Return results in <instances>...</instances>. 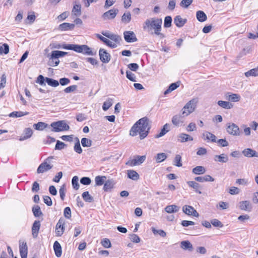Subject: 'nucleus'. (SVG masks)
<instances>
[{
  "label": "nucleus",
  "instance_id": "f257e3e1",
  "mask_svg": "<svg viewBox=\"0 0 258 258\" xmlns=\"http://www.w3.org/2000/svg\"><path fill=\"white\" fill-rule=\"evenodd\" d=\"M149 119L144 117L140 119L133 126L130 131V135L135 136L139 133L140 139L142 140L145 138L149 133L150 127L149 126Z\"/></svg>",
  "mask_w": 258,
  "mask_h": 258
},
{
  "label": "nucleus",
  "instance_id": "f03ea898",
  "mask_svg": "<svg viewBox=\"0 0 258 258\" xmlns=\"http://www.w3.org/2000/svg\"><path fill=\"white\" fill-rule=\"evenodd\" d=\"M162 24L161 19L154 17L147 19L145 21L143 27L144 30H147L149 32L154 30V33L155 35L159 36L160 38H163L165 37V35L161 33Z\"/></svg>",
  "mask_w": 258,
  "mask_h": 258
},
{
  "label": "nucleus",
  "instance_id": "7ed1b4c3",
  "mask_svg": "<svg viewBox=\"0 0 258 258\" xmlns=\"http://www.w3.org/2000/svg\"><path fill=\"white\" fill-rule=\"evenodd\" d=\"M198 102V99L195 98L189 100L183 107L181 112L183 116H187L191 113L193 112L196 107Z\"/></svg>",
  "mask_w": 258,
  "mask_h": 258
},
{
  "label": "nucleus",
  "instance_id": "20e7f679",
  "mask_svg": "<svg viewBox=\"0 0 258 258\" xmlns=\"http://www.w3.org/2000/svg\"><path fill=\"white\" fill-rule=\"evenodd\" d=\"M36 82L37 83H38L42 86L45 85V83H46L48 85L53 87H56L59 85V82L58 81L48 77L45 78L41 75L38 76Z\"/></svg>",
  "mask_w": 258,
  "mask_h": 258
},
{
  "label": "nucleus",
  "instance_id": "39448f33",
  "mask_svg": "<svg viewBox=\"0 0 258 258\" xmlns=\"http://www.w3.org/2000/svg\"><path fill=\"white\" fill-rule=\"evenodd\" d=\"M50 126L52 127L51 131L54 132L66 131L70 129L69 125L66 123L64 120L53 122L51 123Z\"/></svg>",
  "mask_w": 258,
  "mask_h": 258
},
{
  "label": "nucleus",
  "instance_id": "423d86ee",
  "mask_svg": "<svg viewBox=\"0 0 258 258\" xmlns=\"http://www.w3.org/2000/svg\"><path fill=\"white\" fill-rule=\"evenodd\" d=\"M53 156H50L46 159L38 167L37 172L38 174L43 173L50 170L53 166L50 165V159H53Z\"/></svg>",
  "mask_w": 258,
  "mask_h": 258
},
{
  "label": "nucleus",
  "instance_id": "0eeeda50",
  "mask_svg": "<svg viewBox=\"0 0 258 258\" xmlns=\"http://www.w3.org/2000/svg\"><path fill=\"white\" fill-rule=\"evenodd\" d=\"M226 131L228 134L232 136H239L240 130L238 125L234 123L226 124Z\"/></svg>",
  "mask_w": 258,
  "mask_h": 258
},
{
  "label": "nucleus",
  "instance_id": "6e6552de",
  "mask_svg": "<svg viewBox=\"0 0 258 258\" xmlns=\"http://www.w3.org/2000/svg\"><path fill=\"white\" fill-rule=\"evenodd\" d=\"M77 52L82 53L85 55H94L96 54V52H94L91 48L85 44L78 45Z\"/></svg>",
  "mask_w": 258,
  "mask_h": 258
},
{
  "label": "nucleus",
  "instance_id": "1a4fd4ad",
  "mask_svg": "<svg viewBox=\"0 0 258 258\" xmlns=\"http://www.w3.org/2000/svg\"><path fill=\"white\" fill-rule=\"evenodd\" d=\"M182 211L184 213L188 216H192L196 217H199V214L198 212L191 206L184 205L182 207Z\"/></svg>",
  "mask_w": 258,
  "mask_h": 258
},
{
  "label": "nucleus",
  "instance_id": "9d476101",
  "mask_svg": "<svg viewBox=\"0 0 258 258\" xmlns=\"http://www.w3.org/2000/svg\"><path fill=\"white\" fill-rule=\"evenodd\" d=\"M123 36L125 41L128 43L136 42L138 39L133 31H125L123 32Z\"/></svg>",
  "mask_w": 258,
  "mask_h": 258
},
{
  "label": "nucleus",
  "instance_id": "9b49d317",
  "mask_svg": "<svg viewBox=\"0 0 258 258\" xmlns=\"http://www.w3.org/2000/svg\"><path fill=\"white\" fill-rule=\"evenodd\" d=\"M99 55L100 59L103 63H108L110 60V54L104 49L100 48L99 49Z\"/></svg>",
  "mask_w": 258,
  "mask_h": 258
},
{
  "label": "nucleus",
  "instance_id": "f8f14e48",
  "mask_svg": "<svg viewBox=\"0 0 258 258\" xmlns=\"http://www.w3.org/2000/svg\"><path fill=\"white\" fill-rule=\"evenodd\" d=\"M118 12V10L117 9H113L110 10L102 15V18L104 20L113 19H114Z\"/></svg>",
  "mask_w": 258,
  "mask_h": 258
},
{
  "label": "nucleus",
  "instance_id": "ddd939ff",
  "mask_svg": "<svg viewBox=\"0 0 258 258\" xmlns=\"http://www.w3.org/2000/svg\"><path fill=\"white\" fill-rule=\"evenodd\" d=\"M64 221L63 220L60 219L55 227V233L57 236H60L62 235L64 230Z\"/></svg>",
  "mask_w": 258,
  "mask_h": 258
},
{
  "label": "nucleus",
  "instance_id": "4468645a",
  "mask_svg": "<svg viewBox=\"0 0 258 258\" xmlns=\"http://www.w3.org/2000/svg\"><path fill=\"white\" fill-rule=\"evenodd\" d=\"M145 156H137L135 159L126 163V164H128L132 166H136L137 165H140L145 161Z\"/></svg>",
  "mask_w": 258,
  "mask_h": 258
},
{
  "label": "nucleus",
  "instance_id": "2eb2a0df",
  "mask_svg": "<svg viewBox=\"0 0 258 258\" xmlns=\"http://www.w3.org/2000/svg\"><path fill=\"white\" fill-rule=\"evenodd\" d=\"M184 117L181 113L179 114L175 115L172 118V122L176 126H180L184 122Z\"/></svg>",
  "mask_w": 258,
  "mask_h": 258
},
{
  "label": "nucleus",
  "instance_id": "dca6fc26",
  "mask_svg": "<svg viewBox=\"0 0 258 258\" xmlns=\"http://www.w3.org/2000/svg\"><path fill=\"white\" fill-rule=\"evenodd\" d=\"M41 224L39 221L36 220L33 224L32 227V234L34 238H36L40 228Z\"/></svg>",
  "mask_w": 258,
  "mask_h": 258
},
{
  "label": "nucleus",
  "instance_id": "f3484780",
  "mask_svg": "<svg viewBox=\"0 0 258 258\" xmlns=\"http://www.w3.org/2000/svg\"><path fill=\"white\" fill-rule=\"evenodd\" d=\"M75 27V25L74 24L63 23L59 25L58 30L61 31L72 30L74 29Z\"/></svg>",
  "mask_w": 258,
  "mask_h": 258
},
{
  "label": "nucleus",
  "instance_id": "a211bd4d",
  "mask_svg": "<svg viewBox=\"0 0 258 258\" xmlns=\"http://www.w3.org/2000/svg\"><path fill=\"white\" fill-rule=\"evenodd\" d=\"M19 249L21 256L27 255L28 254V246L27 243L25 241H22L21 240H19Z\"/></svg>",
  "mask_w": 258,
  "mask_h": 258
},
{
  "label": "nucleus",
  "instance_id": "6ab92c4d",
  "mask_svg": "<svg viewBox=\"0 0 258 258\" xmlns=\"http://www.w3.org/2000/svg\"><path fill=\"white\" fill-rule=\"evenodd\" d=\"M242 153L244 156L246 157H258V153L255 150L250 148L245 149L242 151Z\"/></svg>",
  "mask_w": 258,
  "mask_h": 258
},
{
  "label": "nucleus",
  "instance_id": "aec40b11",
  "mask_svg": "<svg viewBox=\"0 0 258 258\" xmlns=\"http://www.w3.org/2000/svg\"><path fill=\"white\" fill-rule=\"evenodd\" d=\"M239 208L240 209L246 211H250L252 208L250 203L248 201L240 202L239 203Z\"/></svg>",
  "mask_w": 258,
  "mask_h": 258
},
{
  "label": "nucleus",
  "instance_id": "412c9836",
  "mask_svg": "<svg viewBox=\"0 0 258 258\" xmlns=\"http://www.w3.org/2000/svg\"><path fill=\"white\" fill-rule=\"evenodd\" d=\"M115 184V182L113 179L106 180L103 189L105 191H109L114 187Z\"/></svg>",
  "mask_w": 258,
  "mask_h": 258
},
{
  "label": "nucleus",
  "instance_id": "4be33fe9",
  "mask_svg": "<svg viewBox=\"0 0 258 258\" xmlns=\"http://www.w3.org/2000/svg\"><path fill=\"white\" fill-rule=\"evenodd\" d=\"M96 37L99 39L101 41H102L103 42H104L106 45L110 47L111 48H114L117 47V45L115 43H113L112 42H111L110 40H109L108 39L103 37L102 35L97 34Z\"/></svg>",
  "mask_w": 258,
  "mask_h": 258
},
{
  "label": "nucleus",
  "instance_id": "5701e85b",
  "mask_svg": "<svg viewBox=\"0 0 258 258\" xmlns=\"http://www.w3.org/2000/svg\"><path fill=\"white\" fill-rule=\"evenodd\" d=\"M226 100L231 102H237L239 101L240 96L237 94H231L230 92H227L225 95Z\"/></svg>",
  "mask_w": 258,
  "mask_h": 258
},
{
  "label": "nucleus",
  "instance_id": "b1692460",
  "mask_svg": "<svg viewBox=\"0 0 258 258\" xmlns=\"http://www.w3.org/2000/svg\"><path fill=\"white\" fill-rule=\"evenodd\" d=\"M177 140L181 143H184L192 141L193 138L187 134L181 133L177 136Z\"/></svg>",
  "mask_w": 258,
  "mask_h": 258
},
{
  "label": "nucleus",
  "instance_id": "393cba45",
  "mask_svg": "<svg viewBox=\"0 0 258 258\" xmlns=\"http://www.w3.org/2000/svg\"><path fill=\"white\" fill-rule=\"evenodd\" d=\"M187 22L186 19H182L180 16H176L174 19V22L178 27H182Z\"/></svg>",
  "mask_w": 258,
  "mask_h": 258
},
{
  "label": "nucleus",
  "instance_id": "a878e982",
  "mask_svg": "<svg viewBox=\"0 0 258 258\" xmlns=\"http://www.w3.org/2000/svg\"><path fill=\"white\" fill-rule=\"evenodd\" d=\"M53 249L55 254L57 257L61 256L62 254L61 246L57 241H55L53 244Z\"/></svg>",
  "mask_w": 258,
  "mask_h": 258
},
{
  "label": "nucleus",
  "instance_id": "bb28decb",
  "mask_svg": "<svg viewBox=\"0 0 258 258\" xmlns=\"http://www.w3.org/2000/svg\"><path fill=\"white\" fill-rule=\"evenodd\" d=\"M179 209L180 207L175 205H168L164 209L165 211L169 214L176 213L178 212Z\"/></svg>",
  "mask_w": 258,
  "mask_h": 258
},
{
  "label": "nucleus",
  "instance_id": "cd10ccee",
  "mask_svg": "<svg viewBox=\"0 0 258 258\" xmlns=\"http://www.w3.org/2000/svg\"><path fill=\"white\" fill-rule=\"evenodd\" d=\"M180 247L184 250H188L189 251L193 250L192 245L188 240L182 241L180 243Z\"/></svg>",
  "mask_w": 258,
  "mask_h": 258
},
{
  "label": "nucleus",
  "instance_id": "c85d7f7f",
  "mask_svg": "<svg viewBox=\"0 0 258 258\" xmlns=\"http://www.w3.org/2000/svg\"><path fill=\"white\" fill-rule=\"evenodd\" d=\"M195 180L203 182L205 181H214V178L209 175H206L204 176H198L195 178Z\"/></svg>",
  "mask_w": 258,
  "mask_h": 258
},
{
  "label": "nucleus",
  "instance_id": "c756f323",
  "mask_svg": "<svg viewBox=\"0 0 258 258\" xmlns=\"http://www.w3.org/2000/svg\"><path fill=\"white\" fill-rule=\"evenodd\" d=\"M106 178L107 177L105 176H96L95 178V185L101 186L104 184Z\"/></svg>",
  "mask_w": 258,
  "mask_h": 258
},
{
  "label": "nucleus",
  "instance_id": "7c9ffc66",
  "mask_svg": "<svg viewBox=\"0 0 258 258\" xmlns=\"http://www.w3.org/2000/svg\"><path fill=\"white\" fill-rule=\"evenodd\" d=\"M187 183L190 187L193 188L196 192L199 194H202L201 191L199 189L201 186L198 183L195 181H189L187 182Z\"/></svg>",
  "mask_w": 258,
  "mask_h": 258
},
{
  "label": "nucleus",
  "instance_id": "2f4dec72",
  "mask_svg": "<svg viewBox=\"0 0 258 258\" xmlns=\"http://www.w3.org/2000/svg\"><path fill=\"white\" fill-rule=\"evenodd\" d=\"M169 127L170 125L169 124H165L163 125V128L161 129V131L160 132V133L155 136V138H159L164 136L167 133H168L170 131Z\"/></svg>",
  "mask_w": 258,
  "mask_h": 258
},
{
  "label": "nucleus",
  "instance_id": "473e14b6",
  "mask_svg": "<svg viewBox=\"0 0 258 258\" xmlns=\"http://www.w3.org/2000/svg\"><path fill=\"white\" fill-rule=\"evenodd\" d=\"M214 160L221 163H226L228 161V158L225 154H222L220 155H215Z\"/></svg>",
  "mask_w": 258,
  "mask_h": 258
},
{
  "label": "nucleus",
  "instance_id": "72a5a7b5",
  "mask_svg": "<svg viewBox=\"0 0 258 258\" xmlns=\"http://www.w3.org/2000/svg\"><path fill=\"white\" fill-rule=\"evenodd\" d=\"M196 17L199 22H203L207 20V17L206 14L202 11H198L196 13Z\"/></svg>",
  "mask_w": 258,
  "mask_h": 258
},
{
  "label": "nucleus",
  "instance_id": "f704fd0d",
  "mask_svg": "<svg viewBox=\"0 0 258 258\" xmlns=\"http://www.w3.org/2000/svg\"><path fill=\"white\" fill-rule=\"evenodd\" d=\"M203 137H205L204 139L210 140L212 142H216V137L213 134L206 132L203 134Z\"/></svg>",
  "mask_w": 258,
  "mask_h": 258
},
{
  "label": "nucleus",
  "instance_id": "c9c22d12",
  "mask_svg": "<svg viewBox=\"0 0 258 258\" xmlns=\"http://www.w3.org/2000/svg\"><path fill=\"white\" fill-rule=\"evenodd\" d=\"M127 177L134 180H137L139 178V174L135 170L127 171Z\"/></svg>",
  "mask_w": 258,
  "mask_h": 258
},
{
  "label": "nucleus",
  "instance_id": "e433bc0d",
  "mask_svg": "<svg viewBox=\"0 0 258 258\" xmlns=\"http://www.w3.org/2000/svg\"><path fill=\"white\" fill-rule=\"evenodd\" d=\"M218 105L225 109H230L233 107V105L232 103L225 101H218L217 102Z\"/></svg>",
  "mask_w": 258,
  "mask_h": 258
},
{
  "label": "nucleus",
  "instance_id": "4c0bfd02",
  "mask_svg": "<svg viewBox=\"0 0 258 258\" xmlns=\"http://www.w3.org/2000/svg\"><path fill=\"white\" fill-rule=\"evenodd\" d=\"M47 126V124L42 121H39L33 124V127L36 130L42 131Z\"/></svg>",
  "mask_w": 258,
  "mask_h": 258
},
{
  "label": "nucleus",
  "instance_id": "58836bf2",
  "mask_svg": "<svg viewBox=\"0 0 258 258\" xmlns=\"http://www.w3.org/2000/svg\"><path fill=\"white\" fill-rule=\"evenodd\" d=\"M32 212L35 217H38L43 215V213L41 211L40 207L38 205H35L32 208Z\"/></svg>",
  "mask_w": 258,
  "mask_h": 258
},
{
  "label": "nucleus",
  "instance_id": "ea45409f",
  "mask_svg": "<svg viewBox=\"0 0 258 258\" xmlns=\"http://www.w3.org/2000/svg\"><path fill=\"white\" fill-rule=\"evenodd\" d=\"M192 171L195 174L200 175L205 173L206 170L203 166H198L194 168Z\"/></svg>",
  "mask_w": 258,
  "mask_h": 258
},
{
  "label": "nucleus",
  "instance_id": "a19ab883",
  "mask_svg": "<svg viewBox=\"0 0 258 258\" xmlns=\"http://www.w3.org/2000/svg\"><path fill=\"white\" fill-rule=\"evenodd\" d=\"M244 75L246 77L249 76L257 77L258 76V67L257 68L250 70L249 71L245 72Z\"/></svg>",
  "mask_w": 258,
  "mask_h": 258
},
{
  "label": "nucleus",
  "instance_id": "79ce46f5",
  "mask_svg": "<svg viewBox=\"0 0 258 258\" xmlns=\"http://www.w3.org/2000/svg\"><path fill=\"white\" fill-rule=\"evenodd\" d=\"M82 198L86 202L92 203L94 201V199L92 196H91L88 191H84L82 194Z\"/></svg>",
  "mask_w": 258,
  "mask_h": 258
},
{
  "label": "nucleus",
  "instance_id": "37998d69",
  "mask_svg": "<svg viewBox=\"0 0 258 258\" xmlns=\"http://www.w3.org/2000/svg\"><path fill=\"white\" fill-rule=\"evenodd\" d=\"M24 133L25 136L20 139L21 141L30 138L33 134V131L31 128L28 127L25 129Z\"/></svg>",
  "mask_w": 258,
  "mask_h": 258
},
{
  "label": "nucleus",
  "instance_id": "c03bdc74",
  "mask_svg": "<svg viewBox=\"0 0 258 258\" xmlns=\"http://www.w3.org/2000/svg\"><path fill=\"white\" fill-rule=\"evenodd\" d=\"M72 13L76 16H79L81 14V6L80 4L74 6Z\"/></svg>",
  "mask_w": 258,
  "mask_h": 258
},
{
  "label": "nucleus",
  "instance_id": "a18cd8bd",
  "mask_svg": "<svg viewBox=\"0 0 258 258\" xmlns=\"http://www.w3.org/2000/svg\"><path fill=\"white\" fill-rule=\"evenodd\" d=\"M28 113V112L14 111L9 114V116L11 117H19L27 115Z\"/></svg>",
  "mask_w": 258,
  "mask_h": 258
},
{
  "label": "nucleus",
  "instance_id": "49530a36",
  "mask_svg": "<svg viewBox=\"0 0 258 258\" xmlns=\"http://www.w3.org/2000/svg\"><path fill=\"white\" fill-rule=\"evenodd\" d=\"M166 158L167 155L164 153H158L155 157L156 161L157 163H160L164 161Z\"/></svg>",
  "mask_w": 258,
  "mask_h": 258
},
{
  "label": "nucleus",
  "instance_id": "de8ad7c7",
  "mask_svg": "<svg viewBox=\"0 0 258 258\" xmlns=\"http://www.w3.org/2000/svg\"><path fill=\"white\" fill-rule=\"evenodd\" d=\"M78 44H63L62 45V48L68 50H72L76 52H77Z\"/></svg>",
  "mask_w": 258,
  "mask_h": 258
},
{
  "label": "nucleus",
  "instance_id": "09e8293b",
  "mask_svg": "<svg viewBox=\"0 0 258 258\" xmlns=\"http://www.w3.org/2000/svg\"><path fill=\"white\" fill-rule=\"evenodd\" d=\"M112 105V99L111 98H108L103 104L102 109L104 111L107 110Z\"/></svg>",
  "mask_w": 258,
  "mask_h": 258
},
{
  "label": "nucleus",
  "instance_id": "8fccbe9b",
  "mask_svg": "<svg viewBox=\"0 0 258 258\" xmlns=\"http://www.w3.org/2000/svg\"><path fill=\"white\" fill-rule=\"evenodd\" d=\"M72 184L74 189L76 190L79 189L80 184L79 183V178L77 176H75L72 179Z\"/></svg>",
  "mask_w": 258,
  "mask_h": 258
},
{
  "label": "nucleus",
  "instance_id": "3c124183",
  "mask_svg": "<svg viewBox=\"0 0 258 258\" xmlns=\"http://www.w3.org/2000/svg\"><path fill=\"white\" fill-rule=\"evenodd\" d=\"M131 20V15L130 12L124 13L121 17V21L125 23H128Z\"/></svg>",
  "mask_w": 258,
  "mask_h": 258
},
{
  "label": "nucleus",
  "instance_id": "603ef678",
  "mask_svg": "<svg viewBox=\"0 0 258 258\" xmlns=\"http://www.w3.org/2000/svg\"><path fill=\"white\" fill-rule=\"evenodd\" d=\"M81 144L83 147H89L92 145V141L86 138H83L81 140Z\"/></svg>",
  "mask_w": 258,
  "mask_h": 258
},
{
  "label": "nucleus",
  "instance_id": "864d4df0",
  "mask_svg": "<svg viewBox=\"0 0 258 258\" xmlns=\"http://www.w3.org/2000/svg\"><path fill=\"white\" fill-rule=\"evenodd\" d=\"M77 142L74 146V150L78 154H81L82 153V149L81 147L79 140L78 138H76Z\"/></svg>",
  "mask_w": 258,
  "mask_h": 258
},
{
  "label": "nucleus",
  "instance_id": "5fc2aeb1",
  "mask_svg": "<svg viewBox=\"0 0 258 258\" xmlns=\"http://www.w3.org/2000/svg\"><path fill=\"white\" fill-rule=\"evenodd\" d=\"M172 21V20L171 16H168L165 17L164 22V27L165 28H169L171 27Z\"/></svg>",
  "mask_w": 258,
  "mask_h": 258
},
{
  "label": "nucleus",
  "instance_id": "6e6d98bb",
  "mask_svg": "<svg viewBox=\"0 0 258 258\" xmlns=\"http://www.w3.org/2000/svg\"><path fill=\"white\" fill-rule=\"evenodd\" d=\"M109 39L117 43H119L122 40L121 37L120 36L113 33L110 35Z\"/></svg>",
  "mask_w": 258,
  "mask_h": 258
},
{
  "label": "nucleus",
  "instance_id": "4d7b16f0",
  "mask_svg": "<svg viewBox=\"0 0 258 258\" xmlns=\"http://www.w3.org/2000/svg\"><path fill=\"white\" fill-rule=\"evenodd\" d=\"M152 231L154 234H158L162 237H165L166 236V232L162 229L157 230L155 228L152 227Z\"/></svg>",
  "mask_w": 258,
  "mask_h": 258
},
{
  "label": "nucleus",
  "instance_id": "13d9d810",
  "mask_svg": "<svg viewBox=\"0 0 258 258\" xmlns=\"http://www.w3.org/2000/svg\"><path fill=\"white\" fill-rule=\"evenodd\" d=\"M193 0H182L180 3V6L183 8H187L192 3Z\"/></svg>",
  "mask_w": 258,
  "mask_h": 258
},
{
  "label": "nucleus",
  "instance_id": "bf43d9fd",
  "mask_svg": "<svg viewBox=\"0 0 258 258\" xmlns=\"http://www.w3.org/2000/svg\"><path fill=\"white\" fill-rule=\"evenodd\" d=\"M181 157L179 155H176L174 159V165L177 167L182 166Z\"/></svg>",
  "mask_w": 258,
  "mask_h": 258
},
{
  "label": "nucleus",
  "instance_id": "052dcab7",
  "mask_svg": "<svg viewBox=\"0 0 258 258\" xmlns=\"http://www.w3.org/2000/svg\"><path fill=\"white\" fill-rule=\"evenodd\" d=\"M47 56L49 58V59H57L59 58L58 54V50L52 51L51 53V54H48Z\"/></svg>",
  "mask_w": 258,
  "mask_h": 258
},
{
  "label": "nucleus",
  "instance_id": "680f3d73",
  "mask_svg": "<svg viewBox=\"0 0 258 258\" xmlns=\"http://www.w3.org/2000/svg\"><path fill=\"white\" fill-rule=\"evenodd\" d=\"M80 182L83 185H88L91 183V179L89 177H83L81 178Z\"/></svg>",
  "mask_w": 258,
  "mask_h": 258
},
{
  "label": "nucleus",
  "instance_id": "e2e57ef3",
  "mask_svg": "<svg viewBox=\"0 0 258 258\" xmlns=\"http://www.w3.org/2000/svg\"><path fill=\"white\" fill-rule=\"evenodd\" d=\"M66 146V144L63 142H60V141H57L55 146V150H60L64 148Z\"/></svg>",
  "mask_w": 258,
  "mask_h": 258
},
{
  "label": "nucleus",
  "instance_id": "0e129e2a",
  "mask_svg": "<svg viewBox=\"0 0 258 258\" xmlns=\"http://www.w3.org/2000/svg\"><path fill=\"white\" fill-rule=\"evenodd\" d=\"M101 244L105 248H109L111 246L110 240L107 238H103L101 241Z\"/></svg>",
  "mask_w": 258,
  "mask_h": 258
},
{
  "label": "nucleus",
  "instance_id": "69168bd1",
  "mask_svg": "<svg viewBox=\"0 0 258 258\" xmlns=\"http://www.w3.org/2000/svg\"><path fill=\"white\" fill-rule=\"evenodd\" d=\"M211 223L214 226V227H222L223 226V224L221 221L219 220L214 219L211 221Z\"/></svg>",
  "mask_w": 258,
  "mask_h": 258
},
{
  "label": "nucleus",
  "instance_id": "338daca9",
  "mask_svg": "<svg viewBox=\"0 0 258 258\" xmlns=\"http://www.w3.org/2000/svg\"><path fill=\"white\" fill-rule=\"evenodd\" d=\"M63 215H64V216L67 219L71 218V210L70 207H66L64 208V212H63Z\"/></svg>",
  "mask_w": 258,
  "mask_h": 258
},
{
  "label": "nucleus",
  "instance_id": "774afa93",
  "mask_svg": "<svg viewBox=\"0 0 258 258\" xmlns=\"http://www.w3.org/2000/svg\"><path fill=\"white\" fill-rule=\"evenodd\" d=\"M126 78L132 82H136L135 75L131 71H127L126 72Z\"/></svg>",
  "mask_w": 258,
  "mask_h": 258
}]
</instances>
